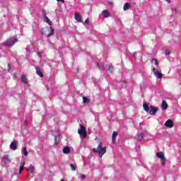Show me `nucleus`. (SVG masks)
I'll return each instance as SVG.
<instances>
[{
  "label": "nucleus",
  "mask_w": 181,
  "mask_h": 181,
  "mask_svg": "<svg viewBox=\"0 0 181 181\" xmlns=\"http://www.w3.org/2000/svg\"><path fill=\"white\" fill-rule=\"evenodd\" d=\"M93 151L95 153H98L100 158H103V155L107 152V147L103 148V143H99L98 148H93Z\"/></svg>",
  "instance_id": "f257e3e1"
},
{
  "label": "nucleus",
  "mask_w": 181,
  "mask_h": 181,
  "mask_svg": "<svg viewBox=\"0 0 181 181\" xmlns=\"http://www.w3.org/2000/svg\"><path fill=\"white\" fill-rule=\"evenodd\" d=\"M18 42V38H15L13 37L8 38L5 42L4 46L7 47H12V46L15 45V43Z\"/></svg>",
  "instance_id": "f03ea898"
},
{
  "label": "nucleus",
  "mask_w": 181,
  "mask_h": 181,
  "mask_svg": "<svg viewBox=\"0 0 181 181\" xmlns=\"http://www.w3.org/2000/svg\"><path fill=\"white\" fill-rule=\"evenodd\" d=\"M78 134L81 136V138H83V139L87 138V131L86 130L84 125L81 124L80 128L78 130Z\"/></svg>",
  "instance_id": "7ed1b4c3"
},
{
  "label": "nucleus",
  "mask_w": 181,
  "mask_h": 181,
  "mask_svg": "<svg viewBox=\"0 0 181 181\" xmlns=\"http://www.w3.org/2000/svg\"><path fill=\"white\" fill-rule=\"evenodd\" d=\"M153 72L154 73V76H156L157 78H162V77H163V74L159 72V70H158V69L156 68L155 66H153Z\"/></svg>",
  "instance_id": "20e7f679"
},
{
  "label": "nucleus",
  "mask_w": 181,
  "mask_h": 181,
  "mask_svg": "<svg viewBox=\"0 0 181 181\" xmlns=\"http://www.w3.org/2000/svg\"><path fill=\"white\" fill-rule=\"evenodd\" d=\"M165 127L167 128H173L175 127V124L173 123V120L168 119L165 123Z\"/></svg>",
  "instance_id": "39448f33"
},
{
  "label": "nucleus",
  "mask_w": 181,
  "mask_h": 181,
  "mask_svg": "<svg viewBox=\"0 0 181 181\" xmlns=\"http://www.w3.org/2000/svg\"><path fill=\"white\" fill-rule=\"evenodd\" d=\"M10 148L13 151H16L18 149V141L14 140V141H11V143L10 144Z\"/></svg>",
  "instance_id": "423d86ee"
},
{
  "label": "nucleus",
  "mask_w": 181,
  "mask_h": 181,
  "mask_svg": "<svg viewBox=\"0 0 181 181\" xmlns=\"http://www.w3.org/2000/svg\"><path fill=\"white\" fill-rule=\"evenodd\" d=\"M156 112H158V109L156 108V107H154L152 105L150 106V110H149L150 115H155Z\"/></svg>",
  "instance_id": "0eeeda50"
},
{
  "label": "nucleus",
  "mask_w": 181,
  "mask_h": 181,
  "mask_svg": "<svg viewBox=\"0 0 181 181\" xmlns=\"http://www.w3.org/2000/svg\"><path fill=\"white\" fill-rule=\"evenodd\" d=\"M74 18L76 21H77V22H80V23L83 22V17L81 16L80 13H76Z\"/></svg>",
  "instance_id": "6e6552de"
},
{
  "label": "nucleus",
  "mask_w": 181,
  "mask_h": 181,
  "mask_svg": "<svg viewBox=\"0 0 181 181\" xmlns=\"http://www.w3.org/2000/svg\"><path fill=\"white\" fill-rule=\"evenodd\" d=\"M98 68L100 69V70H110L111 69V66L107 64H101L98 65Z\"/></svg>",
  "instance_id": "1a4fd4ad"
},
{
  "label": "nucleus",
  "mask_w": 181,
  "mask_h": 181,
  "mask_svg": "<svg viewBox=\"0 0 181 181\" xmlns=\"http://www.w3.org/2000/svg\"><path fill=\"white\" fill-rule=\"evenodd\" d=\"M156 156L159 159H161V160H165V154L163 153V152H162V151L158 152L156 153Z\"/></svg>",
  "instance_id": "9d476101"
},
{
  "label": "nucleus",
  "mask_w": 181,
  "mask_h": 181,
  "mask_svg": "<svg viewBox=\"0 0 181 181\" xmlns=\"http://www.w3.org/2000/svg\"><path fill=\"white\" fill-rule=\"evenodd\" d=\"M117 136H118V132H114L112 134V144H115L117 141Z\"/></svg>",
  "instance_id": "9b49d317"
},
{
  "label": "nucleus",
  "mask_w": 181,
  "mask_h": 181,
  "mask_svg": "<svg viewBox=\"0 0 181 181\" xmlns=\"http://www.w3.org/2000/svg\"><path fill=\"white\" fill-rule=\"evenodd\" d=\"M36 73L40 77H43V74L42 73V71L39 68V66H35Z\"/></svg>",
  "instance_id": "f8f14e48"
},
{
  "label": "nucleus",
  "mask_w": 181,
  "mask_h": 181,
  "mask_svg": "<svg viewBox=\"0 0 181 181\" xmlns=\"http://www.w3.org/2000/svg\"><path fill=\"white\" fill-rule=\"evenodd\" d=\"M102 13L103 15V18H109L110 16V11H108L107 10H103L102 11Z\"/></svg>",
  "instance_id": "ddd939ff"
},
{
  "label": "nucleus",
  "mask_w": 181,
  "mask_h": 181,
  "mask_svg": "<svg viewBox=\"0 0 181 181\" xmlns=\"http://www.w3.org/2000/svg\"><path fill=\"white\" fill-rule=\"evenodd\" d=\"M151 63L156 65V67H155L156 69H158L159 67V62H158V59H152Z\"/></svg>",
  "instance_id": "4468645a"
},
{
  "label": "nucleus",
  "mask_w": 181,
  "mask_h": 181,
  "mask_svg": "<svg viewBox=\"0 0 181 181\" xmlns=\"http://www.w3.org/2000/svg\"><path fill=\"white\" fill-rule=\"evenodd\" d=\"M143 107L144 111H146V112H149V110H150L149 105H147L146 103H144Z\"/></svg>",
  "instance_id": "2eb2a0df"
},
{
  "label": "nucleus",
  "mask_w": 181,
  "mask_h": 181,
  "mask_svg": "<svg viewBox=\"0 0 181 181\" xmlns=\"http://www.w3.org/2000/svg\"><path fill=\"white\" fill-rule=\"evenodd\" d=\"M21 81L24 84H28V78H26L25 75H22L21 76Z\"/></svg>",
  "instance_id": "dca6fc26"
},
{
  "label": "nucleus",
  "mask_w": 181,
  "mask_h": 181,
  "mask_svg": "<svg viewBox=\"0 0 181 181\" xmlns=\"http://www.w3.org/2000/svg\"><path fill=\"white\" fill-rule=\"evenodd\" d=\"M161 107L163 110H168V103H166L165 100H163Z\"/></svg>",
  "instance_id": "f3484780"
},
{
  "label": "nucleus",
  "mask_w": 181,
  "mask_h": 181,
  "mask_svg": "<svg viewBox=\"0 0 181 181\" xmlns=\"http://www.w3.org/2000/svg\"><path fill=\"white\" fill-rule=\"evenodd\" d=\"M63 152L66 155H69V153H70V152H71L70 147H65V148H64Z\"/></svg>",
  "instance_id": "a211bd4d"
},
{
  "label": "nucleus",
  "mask_w": 181,
  "mask_h": 181,
  "mask_svg": "<svg viewBox=\"0 0 181 181\" xmlns=\"http://www.w3.org/2000/svg\"><path fill=\"white\" fill-rule=\"evenodd\" d=\"M60 142V137L59 136V134L57 136H55L54 137V144L55 145H58Z\"/></svg>",
  "instance_id": "6ab92c4d"
},
{
  "label": "nucleus",
  "mask_w": 181,
  "mask_h": 181,
  "mask_svg": "<svg viewBox=\"0 0 181 181\" xmlns=\"http://www.w3.org/2000/svg\"><path fill=\"white\" fill-rule=\"evenodd\" d=\"M28 170H29L30 173H33V172H35V167L33 165L30 164Z\"/></svg>",
  "instance_id": "aec40b11"
},
{
  "label": "nucleus",
  "mask_w": 181,
  "mask_h": 181,
  "mask_svg": "<svg viewBox=\"0 0 181 181\" xmlns=\"http://www.w3.org/2000/svg\"><path fill=\"white\" fill-rule=\"evenodd\" d=\"M131 6V5L129 4V3H126L124 6H123V9L124 11H128V9H129V7Z\"/></svg>",
  "instance_id": "412c9836"
},
{
  "label": "nucleus",
  "mask_w": 181,
  "mask_h": 181,
  "mask_svg": "<svg viewBox=\"0 0 181 181\" xmlns=\"http://www.w3.org/2000/svg\"><path fill=\"white\" fill-rule=\"evenodd\" d=\"M83 101L85 104H90V99H88L87 97L83 96Z\"/></svg>",
  "instance_id": "4be33fe9"
},
{
  "label": "nucleus",
  "mask_w": 181,
  "mask_h": 181,
  "mask_svg": "<svg viewBox=\"0 0 181 181\" xmlns=\"http://www.w3.org/2000/svg\"><path fill=\"white\" fill-rule=\"evenodd\" d=\"M42 17L44 18V21H45V22L47 21V20L49 19V18L46 15V11L45 10L42 11Z\"/></svg>",
  "instance_id": "5701e85b"
},
{
  "label": "nucleus",
  "mask_w": 181,
  "mask_h": 181,
  "mask_svg": "<svg viewBox=\"0 0 181 181\" xmlns=\"http://www.w3.org/2000/svg\"><path fill=\"white\" fill-rule=\"evenodd\" d=\"M50 33H49V35H47V37H50V36H53V35H54V29H53V27H50Z\"/></svg>",
  "instance_id": "b1692460"
},
{
  "label": "nucleus",
  "mask_w": 181,
  "mask_h": 181,
  "mask_svg": "<svg viewBox=\"0 0 181 181\" xmlns=\"http://www.w3.org/2000/svg\"><path fill=\"white\" fill-rule=\"evenodd\" d=\"M22 153H23L25 156H28V155L29 154L26 147H24V148L22 150Z\"/></svg>",
  "instance_id": "393cba45"
},
{
  "label": "nucleus",
  "mask_w": 181,
  "mask_h": 181,
  "mask_svg": "<svg viewBox=\"0 0 181 181\" xmlns=\"http://www.w3.org/2000/svg\"><path fill=\"white\" fill-rule=\"evenodd\" d=\"M144 136H145V134H144V133H141L140 134H139V136H138L139 141H142V139H144Z\"/></svg>",
  "instance_id": "a878e982"
},
{
  "label": "nucleus",
  "mask_w": 181,
  "mask_h": 181,
  "mask_svg": "<svg viewBox=\"0 0 181 181\" xmlns=\"http://www.w3.org/2000/svg\"><path fill=\"white\" fill-rule=\"evenodd\" d=\"M3 160L4 161L5 163L9 160V156L6 155L3 157Z\"/></svg>",
  "instance_id": "bb28decb"
},
{
  "label": "nucleus",
  "mask_w": 181,
  "mask_h": 181,
  "mask_svg": "<svg viewBox=\"0 0 181 181\" xmlns=\"http://www.w3.org/2000/svg\"><path fill=\"white\" fill-rule=\"evenodd\" d=\"M71 170L74 171L77 169V165L76 164H70Z\"/></svg>",
  "instance_id": "cd10ccee"
},
{
  "label": "nucleus",
  "mask_w": 181,
  "mask_h": 181,
  "mask_svg": "<svg viewBox=\"0 0 181 181\" xmlns=\"http://www.w3.org/2000/svg\"><path fill=\"white\" fill-rule=\"evenodd\" d=\"M25 168V162L23 163V165L19 168V173H22V170Z\"/></svg>",
  "instance_id": "c85d7f7f"
},
{
  "label": "nucleus",
  "mask_w": 181,
  "mask_h": 181,
  "mask_svg": "<svg viewBox=\"0 0 181 181\" xmlns=\"http://www.w3.org/2000/svg\"><path fill=\"white\" fill-rule=\"evenodd\" d=\"M42 54H43V51L37 52V55L38 56V57H40V59H42Z\"/></svg>",
  "instance_id": "c756f323"
},
{
  "label": "nucleus",
  "mask_w": 181,
  "mask_h": 181,
  "mask_svg": "<svg viewBox=\"0 0 181 181\" xmlns=\"http://www.w3.org/2000/svg\"><path fill=\"white\" fill-rule=\"evenodd\" d=\"M48 25H53V23L50 21V19H47V21H45Z\"/></svg>",
  "instance_id": "7c9ffc66"
},
{
  "label": "nucleus",
  "mask_w": 181,
  "mask_h": 181,
  "mask_svg": "<svg viewBox=\"0 0 181 181\" xmlns=\"http://www.w3.org/2000/svg\"><path fill=\"white\" fill-rule=\"evenodd\" d=\"M165 56H169L170 54V51L169 49H166L165 51Z\"/></svg>",
  "instance_id": "2f4dec72"
},
{
  "label": "nucleus",
  "mask_w": 181,
  "mask_h": 181,
  "mask_svg": "<svg viewBox=\"0 0 181 181\" xmlns=\"http://www.w3.org/2000/svg\"><path fill=\"white\" fill-rule=\"evenodd\" d=\"M80 177L82 180H84V179H86V175L84 174H82L81 175Z\"/></svg>",
  "instance_id": "473e14b6"
},
{
  "label": "nucleus",
  "mask_w": 181,
  "mask_h": 181,
  "mask_svg": "<svg viewBox=\"0 0 181 181\" xmlns=\"http://www.w3.org/2000/svg\"><path fill=\"white\" fill-rule=\"evenodd\" d=\"M11 64H8V73L11 72Z\"/></svg>",
  "instance_id": "72a5a7b5"
},
{
  "label": "nucleus",
  "mask_w": 181,
  "mask_h": 181,
  "mask_svg": "<svg viewBox=\"0 0 181 181\" xmlns=\"http://www.w3.org/2000/svg\"><path fill=\"white\" fill-rule=\"evenodd\" d=\"M163 166H165V163H166V158H165V160H163V162L161 163Z\"/></svg>",
  "instance_id": "f704fd0d"
},
{
  "label": "nucleus",
  "mask_w": 181,
  "mask_h": 181,
  "mask_svg": "<svg viewBox=\"0 0 181 181\" xmlns=\"http://www.w3.org/2000/svg\"><path fill=\"white\" fill-rule=\"evenodd\" d=\"M85 23H86V25H90V21H88V19H86L85 21Z\"/></svg>",
  "instance_id": "c9c22d12"
},
{
  "label": "nucleus",
  "mask_w": 181,
  "mask_h": 181,
  "mask_svg": "<svg viewBox=\"0 0 181 181\" xmlns=\"http://www.w3.org/2000/svg\"><path fill=\"white\" fill-rule=\"evenodd\" d=\"M173 12L177 13V8H173Z\"/></svg>",
  "instance_id": "e433bc0d"
},
{
  "label": "nucleus",
  "mask_w": 181,
  "mask_h": 181,
  "mask_svg": "<svg viewBox=\"0 0 181 181\" xmlns=\"http://www.w3.org/2000/svg\"><path fill=\"white\" fill-rule=\"evenodd\" d=\"M57 2H62V4H64V0H57Z\"/></svg>",
  "instance_id": "4c0bfd02"
},
{
  "label": "nucleus",
  "mask_w": 181,
  "mask_h": 181,
  "mask_svg": "<svg viewBox=\"0 0 181 181\" xmlns=\"http://www.w3.org/2000/svg\"><path fill=\"white\" fill-rule=\"evenodd\" d=\"M16 77H18V76H17L16 73H14L13 74V78H16Z\"/></svg>",
  "instance_id": "58836bf2"
},
{
  "label": "nucleus",
  "mask_w": 181,
  "mask_h": 181,
  "mask_svg": "<svg viewBox=\"0 0 181 181\" xmlns=\"http://www.w3.org/2000/svg\"><path fill=\"white\" fill-rule=\"evenodd\" d=\"M168 4H170V0H165Z\"/></svg>",
  "instance_id": "ea45409f"
},
{
  "label": "nucleus",
  "mask_w": 181,
  "mask_h": 181,
  "mask_svg": "<svg viewBox=\"0 0 181 181\" xmlns=\"http://www.w3.org/2000/svg\"><path fill=\"white\" fill-rule=\"evenodd\" d=\"M136 54V53L134 52V56H135Z\"/></svg>",
  "instance_id": "a19ab883"
},
{
  "label": "nucleus",
  "mask_w": 181,
  "mask_h": 181,
  "mask_svg": "<svg viewBox=\"0 0 181 181\" xmlns=\"http://www.w3.org/2000/svg\"><path fill=\"white\" fill-rule=\"evenodd\" d=\"M60 181H64V179H62Z\"/></svg>",
  "instance_id": "79ce46f5"
}]
</instances>
